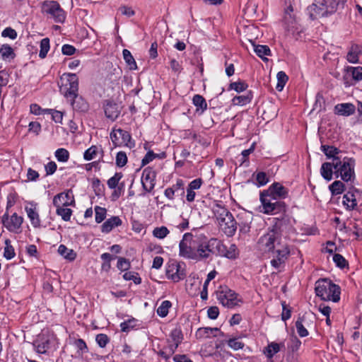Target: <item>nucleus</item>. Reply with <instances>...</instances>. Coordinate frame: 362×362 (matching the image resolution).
Instances as JSON below:
<instances>
[{"label": "nucleus", "instance_id": "nucleus-11", "mask_svg": "<svg viewBox=\"0 0 362 362\" xmlns=\"http://www.w3.org/2000/svg\"><path fill=\"white\" fill-rule=\"evenodd\" d=\"M219 303L227 308H233L238 305L237 294L228 287H221L216 293Z\"/></svg>", "mask_w": 362, "mask_h": 362}, {"label": "nucleus", "instance_id": "nucleus-18", "mask_svg": "<svg viewBox=\"0 0 362 362\" xmlns=\"http://www.w3.org/2000/svg\"><path fill=\"white\" fill-rule=\"evenodd\" d=\"M221 229L228 237L233 236L237 230V223L233 215L225 218L224 222L219 224Z\"/></svg>", "mask_w": 362, "mask_h": 362}, {"label": "nucleus", "instance_id": "nucleus-24", "mask_svg": "<svg viewBox=\"0 0 362 362\" xmlns=\"http://www.w3.org/2000/svg\"><path fill=\"white\" fill-rule=\"evenodd\" d=\"M203 184V180L201 178H197L189 182L187 187L186 199L189 202L194 200L196 192L195 190L200 189Z\"/></svg>", "mask_w": 362, "mask_h": 362}, {"label": "nucleus", "instance_id": "nucleus-9", "mask_svg": "<svg viewBox=\"0 0 362 362\" xmlns=\"http://www.w3.org/2000/svg\"><path fill=\"white\" fill-rule=\"evenodd\" d=\"M110 137L115 147L125 146L132 148L135 146V142L132 141L130 133L124 129L113 128Z\"/></svg>", "mask_w": 362, "mask_h": 362}, {"label": "nucleus", "instance_id": "nucleus-27", "mask_svg": "<svg viewBox=\"0 0 362 362\" xmlns=\"http://www.w3.org/2000/svg\"><path fill=\"white\" fill-rule=\"evenodd\" d=\"M292 11L293 8L290 6L285 11L284 23L285 28L288 31L293 32L296 28V22L294 16L291 13Z\"/></svg>", "mask_w": 362, "mask_h": 362}, {"label": "nucleus", "instance_id": "nucleus-49", "mask_svg": "<svg viewBox=\"0 0 362 362\" xmlns=\"http://www.w3.org/2000/svg\"><path fill=\"white\" fill-rule=\"evenodd\" d=\"M329 189L332 194H340L344 192V185L341 181L337 180L329 185Z\"/></svg>", "mask_w": 362, "mask_h": 362}, {"label": "nucleus", "instance_id": "nucleus-31", "mask_svg": "<svg viewBox=\"0 0 362 362\" xmlns=\"http://www.w3.org/2000/svg\"><path fill=\"white\" fill-rule=\"evenodd\" d=\"M0 56L1 59L6 62H11L16 57L13 49L8 45H3L0 47Z\"/></svg>", "mask_w": 362, "mask_h": 362}, {"label": "nucleus", "instance_id": "nucleus-63", "mask_svg": "<svg viewBox=\"0 0 362 362\" xmlns=\"http://www.w3.org/2000/svg\"><path fill=\"white\" fill-rule=\"evenodd\" d=\"M124 184L123 182H121L119 184L115 190L112 192L111 194V199L112 201H116L119 198V197L122 195V193L124 191Z\"/></svg>", "mask_w": 362, "mask_h": 362}, {"label": "nucleus", "instance_id": "nucleus-48", "mask_svg": "<svg viewBox=\"0 0 362 362\" xmlns=\"http://www.w3.org/2000/svg\"><path fill=\"white\" fill-rule=\"evenodd\" d=\"M49 50V39L48 37L43 38L40 42V50L39 57L41 59L45 58Z\"/></svg>", "mask_w": 362, "mask_h": 362}, {"label": "nucleus", "instance_id": "nucleus-6", "mask_svg": "<svg viewBox=\"0 0 362 362\" xmlns=\"http://www.w3.org/2000/svg\"><path fill=\"white\" fill-rule=\"evenodd\" d=\"M260 201L262 203V211L267 214H280L282 216L286 210V205L285 202L274 199L270 195L262 192L260 194Z\"/></svg>", "mask_w": 362, "mask_h": 362}, {"label": "nucleus", "instance_id": "nucleus-54", "mask_svg": "<svg viewBox=\"0 0 362 362\" xmlns=\"http://www.w3.org/2000/svg\"><path fill=\"white\" fill-rule=\"evenodd\" d=\"M347 71L351 74L355 81H358L362 80V66H350L347 68Z\"/></svg>", "mask_w": 362, "mask_h": 362}, {"label": "nucleus", "instance_id": "nucleus-58", "mask_svg": "<svg viewBox=\"0 0 362 362\" xmlns=\"http://www.w3.org/2000/svg\"><path fill=\"white\" fill-rule=\"evenodd\" d=\"M247 87V84L243 81L233 82L230 84V89L235 90L238 93L245 90Z\"/></svg>", "mask_w": 362, "mask_h": 362}, {"label": "nucleus", "instance_id": "nucleus-32", "mask_svg": "<svg viewBox=\"0 0 362 362\" xmlns=\"http://www.w3.org/2000/svg\"><path fill=\"white\" fill-rule=\"evenodd\" d=\"M301 346V341L296 337H293L291 339L289 343L288 344V354L286 356V359L289 360V358L293 354L298 351Z\"/></svg>", "mask_w": 362, "mask_h": 362}, {"label": "nucleus", "instance_id": "nucleus-13", "mask_svg": "<svg viewBox=\"0 0 362 362\" xmlns=\"http://www.w3.org/2000/svg\"><path fill=\"white\" fill-rule=\"evenodd\" d=\"M273 252V257L270 262L271 265L276 269L284 267L286 261L289 257L290 249L287 245H282Z\"/></svg>", "mask_w": 362, "mask_h": 362}, {"label": "nucleus", "instance_id": "nucleus-28", "mask_svg": "<svg viewBox=\"0 0 362 362\" xmlns=\"http://www.w3.org/2000/svg\"><path fill=\"white\" fill-rule=\"evenodd\" d=\"M68 100L71 102L74 110L86 112L88 110V103L78 95V93L76 98H69Z\"/></svg>", "mask_w": 362, "mask_h": 362}, {"label": "nucleus", "instance_id": "nucleus-3", "mask_svg": "<svg viewBox=\"0 0 362 362\" xmlns=\"http://www.w3.org/2000/svg\"><path fill=\"white\" fill-rule=\"evenodd\" d=\"M200 238L198 230L194 228L191 232L182 235V257L199 260Z\"/></svg>", "mask_w": 362, "mask_h": 362}, {"label": "nucleus", "instance_id": "nucleus-40", "mask_svg": "<svg viewBox=\"0 0 362 362\" xmlns=\"http://www.w3.org/2000/svg\"><path fill=\"white\" fill-rule=\"evenodd\" d=\"M252 95L250 92L245 95L235 96L233 98V103L236 105H245L251 102Z\"/></svg>", "mask_w": 362, "mask_h": 362}, {"label": "nucleus", "instance_id": "nucleus-30", "mask_svg": "<svg viewBox=\"0 0 362 362\" xmlns=\"http://www.w3.org/2000/svg\"><path fill=\"white\" fill-rule=\"evenodd\" d=\"M214 214L216 218L218 225L224 222L225 218L229 217L232 214L226 208L216 205L214 209Z\"/></svg>", "mask_w": 362, "mask_h": 362}, {"label": "nucleus", "instance_id": "nucleus-34", "mask_svg": "<svg viewBox=\"0 0 362 362\" xmlns=\"http://www.w3.org/2000/svg\"><path fill=\"white\" fill-rule=\"evenodd\" d=\"M58 252L66 259L74 261L76 257V253L72 250L69 249L64 245H60L58 248Z\"/></svg>", "mask_w": 362, "mask_h": 362}, {"label": "nucleus", "instance_id": "nucleus-22", "mask_svg": "<svg viewBox=\"0 0 362 362\" xmlns=\"http://www.w3.org/2000/svg\"><path fill=\"white\" fill-rule=\"evenodd\" d=\"M201 281L198 277L189 276L185 283V289L189 296H196L201 286Z\"/></svg>", "mask_w": 362, "mask_h": 362}, {"label": "nucleus", "instance_id": "nucleus-2", "mask_svg": "<svg viewBox=\"0 0 362 362\" xmlns=\"http://www.w3.org/2000/svg\"><path fill=\"white\" fill-rule=\"evenodd\" d=\"M346 0H314L307 10L311 19L327 17L344 8Z\"/></svg>", "mask_w": 362, "mask_h": 362}, {"label": "nucleus", "instance_id": "nucleus-1", "mask_svg": "<svg viewBox=\"0 0 362 362\" xmlns=\"http://www.w3.org/2000/svg\"><path fill=\"white\" fill-rule=\"evenodd\" d=\"M277 221L268 231L262 235L258 242V249L263 252L274 251L275 243H279L281 236L284 235L285 230L288 228V218H276Z\"/></svg>", "mask_w": 362, "mask_h": 362}, {"label": "nucleus", "instance_id": "nucleus-47", "mask_svg": "<svg viewBox=\"0 0 362 362\" xmlns=\"http://www.w3.org/2000/svg\"><path fill=\"white\" fill-rule=\"evenodd\" d=\"M5 245L6 247H4V257L6 259H11L15 257L16 253L13 247L11 245V240L9 239H6L5 240Z\"/></svg>", "mask_w": 362, "mask_h": 362}, {"label": "nucleus", "instance_id": "nucleus-7", "mask_svg": "<svg viewBox=\"0 0 362 362\" xmlns=\"http://www.w3.org/2000/svg\"><path fill=\"white\" fill-rule=\"evenodd\" d=\"M355 160L345 157L342 160L339 158L333 160V167L336 173H339L344 182H348L354 176Z\"/></svg>", "mask_w": 362, "mask_h": 362}, {"label": "nucleus", "instance_id": "nucleus-19", "mask_svg": "<svg viewBox=\"0 0 362 362\" xmlns=\"http://www.w3.org/2000/svg\"><path fill=\"white\" fill-rule=\"evenodd\" d=\"M310 320L308 319L305 314L298 316L297 320L296 321L295 325L299 337H305L309 334V332L305 327L310 326Z\"/></svg>", "mask_w": 362, "mask_h": 362}, {"label": "nucleus", "instance_id": "nucleus-41", "mask_svg": "<svg viewBox=\"0 0 362 362\" xmlns=\"http://www.w3.org/2000/svg\"><path fill=\"white\" fill-rule=\"evenodd\" d=\"M100 257L103 261L101 265L102 270L108 272L111 269V261L116 258V257H113L110 253L105 252L102 254Z\"/></svg>", "mask_w": 362, "mask_h": 362}, {"label": "nucleus", "instance_id": "nucleus-61", "mask_svg": "<svg viewBox=\"0 0 362 362\" xmlns=\"http://www.w3.org/2000/svg\"><path fill=\"white\" fill-rule=\"evenodd\" d=\"M95 341L98 346L104 348L110 341V338L105 334H98L96 335Z\"/></svg>", "mask_w": 362, "mask_h": 362}, {"label": "nucleus", "instance_id": "nucleus-12", "mask_svg": "<svg viewBox=\"0 0 362 362\" xmlns=\"http://www.w3.org/2000/svg\"><path fill=\"white\" fill-rule=\"evenodd\" d=\"M23 222V218L14 213L10 218L6 211L1 218V223L8 230L13 233H19Z\"/></svg>", "mask_w": 362, "mask_h": 362}, {"label": "nucleus", "instance_id": "nucleus-4", "mask_svg": "<svg viewBox=\"0 0 362 362\" xmlns=\"http://www.w3.org/2000/svg\"><path fill=\"white\" fill-rule=\"evenodd\" d=\"M315 293L322 300H332L334 303L340 300L341 289L330 280L322 279L315 282Z\"/></svg>", "mask_w": 362, "mask_h": 362}, {"label": "nucleus", "instance_id": "nucleus-33", "mask_svg": "<svg viewBox=\"0 0 362 362\" xmlns=\"http://www.w3.org/2000/svg\"><path fill=\"white\" fill-rule=\"evenodd\" d=\"M333 168H334L333 162L332 163L326 162L322 165L321 169H320V173L325 180L329 181L332 179V174H333L332 169Z\"/></svg>", "mask_w": 362, "mask_h": 362}, {"label": "nucleus", "instance_id": "nucleus-45", "mask_svg": "<svg viewBox=\"0 0 362 362\" xmlns=\"http://www.w3.org/2000/svg\"><path fill=\"white\" fill-rule=\"evenodd\" d=\"M276 78L277 84L276 88L277 90L281 91L288 81V77L284 71H281L277 73Z\"/></svg>", "mask_w": 362, "mask_h": 362}, {"label": "nucleus", "instance_id": "nucleus-26", "mask_svg": "<svg viewBox=\"0 0 362 362\" xmlns=\"http://www.w3.org/2000/svg\"><path fill=\"white\" fill-rule=\"evenodd\" d=\"M122 221L119 216H112L107 219L101 226V231L105 233H110L114 228L121 226Z\"/></svg>", "mask_w": 362, "mask_h": 362}, {"label": "nucleus", "instance_id": "nucleus-15", "mask_svg": "<svg viewBox=\"0 0 362 362\" xmlns=\"http://www.w3.org/2000/svg\"><path fill=\"white\" fill-rule=\"evenodd\" d=\"M103 107L105 117L112 121H115L119 117L122 108L120 104L112 100H104Z\"/></svg>", "mask_w": 362, "mask_h": 362}, {"label": "nucleus", "instance_id": "nucleus-53", "mask_svg": "<svg viewBox=\"0 0 362 362\" xmlns=\"http://www.w3.org/2000/svg\"><path fill=\"white\" fill-rule=\"evenodd\" d=\"M55 157L59 162H66L69 158V151L63 148H58L55 151Z\"/></svg>", "mask_w": 362, "mask_h": 362}, {"label": "nucleus", "instance_id": "nucleus-50", "mask_svg": "<svg viewBox=\"0 0 362 362\" xmlns=\"http://www.w3.org/2000/svg\"><path fill=\"white\" fill-rule=\"evenodd\" d=\"M94 209L95 214V222L98 223L103 222L106 218L107 209L99 206H96Z\"/></svg>", "mask_w": 362, "mask_h": 362}, {"label": "nucleus", "instance_id": "nucleus-17", "mask_svg": "<svg viewBox=\"0 0 362 362\" xmlns=\"http://www.w3.org/2000/svg\"><path fill=\"white\" fill-rule=\"evenodd\" d=\"M74 197L69 192L57 194L54 197L52 202L55 207H59V206H71L74 204Z\"/></svg>", "mask_w": 362, "mask_h": 362}, {"label": "nucleus", "instance_id": "nucleus-38", "mask_svg": "<svg viewBox=\"0 0 362 362\" xmlns=\"http://www.w3.org/2000/svg\"><path fill=\"white\" fill-rule=\"evenodd\" d=\"M68 206H59L56 207V214L61 216L62 219L64 221H69L71 219L72 215V210L67 208Z\"/></svg>", "mask_w": 362, "mask_h": 362}, {"label": "nucleus", "instance_id": "nucleus-59", "mask_svg": "<svg viewBox=\"0 0 362 362\" xmlns=\"http://www.w3.org/2000/svg\"><path fill=\"white\" fill-rule=\"evenodd\" d=\"M123 279L126 281L132 280L135 284H140L141 283V279L138 276L137 273L132 272H127L123 274Z\"/></svg>", "mask_w": 362, "mask_h": 362}, {"label": "nucleus", "instance_id": "nucleus-64", "mask_svg": "<svg viewBox=\"0 0 362 362\" xmlns=\"http://www.w3.org/2000/svg\"><path fill=\"white\" fill-rule=\"evenodd\" d=\"M333 261L336 265L340 268H344L347 265V262L345 258L339 254H335L333 256Z\"/></svg>", "mask_w": 362, "mask_h": 362}, {"label": "nucleus", "instance_id": "nucleus-56", "mask_svg": "<svg viewBox=\"0 0 362 362\" xmlns=\"http://www.w3.org/2000/svg\"><path fill=\"white\" fill-rule=\"evenodd\" d=\"M168 233L169 230L165 226L156 227L153 230V236L159 239L164 238Z\"/></svg>", "mask_w": 362, "mask_h": 362}, {"label": "nucleus", "instance_id": "nucleus-8", "mask_svg": "<svg viewBox=\"0 0 362 362\" xmlns=\"http://www.w3.org/2000/svg\"><path fill=\"white\" fill-rule=\"evenodd\" d=\"M41 11L43 13L49 15L56 23H63L66 18L64 11L56 1H44L42 3Z\"/></svg>", "mask_w": 362, "mask_h": 362}, {"label": "nucleus", "instance_id": "nucleus-37", "mask_svg": "<svg viewBox=\"0 0 362 362\" xmlns=\"http://www.w3.org/2000/svg\"><path fill=\"white\" fill-rule=\"evenodd\" d=\"M218 328L214 327H201L199 328L196 332V337L197 339H204L210 337L211 335L215 332H218Z\"/></svg>", "mask_w": 362, "mask_h": 362}, {"label": "nucleus", "instance_id": "nucleus-36", "mask_svg": "<svg viewBox=\"0 0 362 362\" xmlns=\"http://www.w3.org/2000/svg\"><path fill=\"white\" fill-rule=\"evenodd\" d=\"M343 204L349 209H354L357 205L356 196L353 192H347L343 197Z\"/></svg>", "mask_w": 362, "mask_h": 362}, {"label": "nucleus", "instance_id": "nucleus-42", "mask_svg": "<svg viewBox=\"0 0 362 362\" xmlns=\"http://www.w3.org/2000/svg\"><path fill=\"white\" fill-rule=\"evenodd\" d=\"M180 265H172L169 266L166 270V274L168 278H170L174 281H179L180 276L179 274Z\"/></svg>", "mask_w": 362, "mask_h": 362}, {"label": "nucleus", "instance_id": "nucleus-21", "mask_svg": "<svg viewBox=\"0 0 362 362\" xmlns=\"http://www.w3.org/2000/svg\"><path fill=\"white\" fill-rule=\"evenodd\" d=\"M282 349H285L284 342L276 343L272 341L269 343L267 346L264 349L263 354L270 361V362H273L272 358L274 356L279 353Z\"/></svg>", "mask_w": 362, "mask_h": 362}, {"label": "nucleus", "instance_id": "nucleus-25", "mask_svg": "<svg viewBox=\"0 0 362 362\" xmlns=\"http://www.w3.org/2000/svg\"><path fill=\"white\" fill-rule=\"evenodd\" d=\"M29 204L30 206H25V211L27 212L33 226L34 228H38L40 226V218L36 210V204L30 202Z\"/></svg>", "mask_w": 362, "mask_h": 362}, {"label": "nucleus", "instance_id": "nucleus-55", "mask_svg": "<svg viewBox=\"0 0 362 362\" xmlns=\"http://www.w3.org/2000/svg\"><path fill=\"white\" fill-rule=\"evenodd\" d=\"M117 267L119 270L124 272L130 269L131 264L129 259L121 257H117Z\"/></svg>", "mask_w": 362, "mask_h": 362}, {"label": "nucleus", "instance_id": "nucleus-62", "mask_svg": "<svg viewBox=\"0 0 362 362\" xmlns=\"http://www.w3.org/2000/svg\"><path fill=\"white\" fill-rule=\"evenodd\" d=\"M221 256L226 257L229 259H234L236 257V246L235 245H231L230 248L227 250L226 247L224 245V252L223 254H221Z\"/></svg>", "mask_w": 362, "mask_h": 362}, {"label": "nucleus", "instance_id": "nucleus-35", "mask_svg": "<svg viewBox=\"0 0 362 362\" xmlns=\"http://www.w3.org/2000/svg\"><path fill=\"white\" fill-rule=\"evenodd\" d=\"M192 102L197 107V112L203 113L207 108V103L203 96L200 95H195L192 98Z\"/></svg>", "mask_w": 362, "mask_h": 362}, {"label": "nucleus", "instance_id": "nucleus-29", "mask_svg": "<svg viewBox=\"0 0 362 362\" xmlns=\"http://www.w3.org/2000/svg\"><path fill=\"white\" fill-rule=\"evenodd\" d=\"M172 341L169 344L170 354H173L175 350L181 343V329L175 328L171 333Z\"/></svg>", "mask_w": 362, "mask_h": 362}, {"label": "nucleus", "instance_id": "nucleus-14", "mask_svg": "<svg viewBox=\"0 0 362 362\" xmlns=\"http://www.w3.org/2000/svg\"><path fill=\"white\" fill-rule=\"evenodd\" d=\"M156 173L151 167H147L143 170L141 184L145 193L142 194V195L147 192H151L153 189L156 185Z\"/></svg>", "mask_w": 362, "mask_h": 362}, {"label": "nucleus", "instance_id": "nucleus-46", "mask_svg": "<svg viewBox=\"0 0 362 362\" xmlns=\"http://www.w3.org/2000/svg\"><path fill=\"white\" fill-rule=\"evenodd\" d=\"M321 150L327 158H332L333 159L337 158L336 155L339 153V150L333 146L322 145Z\"/></svg>", "mask_w": 362, "mask_h": 362}, {"label": "nucleus", "instance_id": "nucleus-57", "mask_svg": "<svg viewBox=\"0 0 362 362\" xmlns=\"http://www.w3.org/2000/svg\"><path fill=\"white\" fill-rule=\"evenodd\" d=\"M117 166L124 167L127 163V156L124 151H119L117 153L115 159Z\"/></svg>", "mask_w": 362, "mask_h": 362}, {"label": "nucleus", "instance_id": "nucleus-43", "mask_svg": "<svg viewBox=\"0 0 362 362\" xmlns=\"http://www.w3.org/2000/svg\"><path fill=\"white\" fill-rule=\"evenodd\" d=\"M137 326V320L134 317L124 321L120 324L121 331L123 332H129L131 329H134Z\"/></svg>", "mask_w": 362, "mask_h": 362}, {"label": "nucleus", "instance_id": "nucleus-16", "mask_svg": "<svg viewBox=\"0 0 362 362\" xmlns=\"http://www.w3.org/2000/svg\"><path fill=\"white\" fill-rule=\"evenodd\" d=\"M263 193L279 200L285 199L288 196V189L279 182H274Z\"/></svg>", "mask_w": 362, "mask_h": 362}, {"label": "nucleus", "instance_id": "nucleus-10", "mask_svg": "<svg viewBox=\"0 0 362 362\" xmlns=\"http://www.w3.org/2000/svg\"><path fill=\"white\" fill-rule=\"evenodd\" d=\"M224 252V245L216 238H211L206 245H201L199 248V259L207 258L210 254L221 255Z\"/></svg>", "mask_w": 362, "mask_h": 362}, {"label": "nucleus", "instance_id": "nucleus-23", "mask_svg": "<svg viewBox=\"0 0 362 362\" xmlns=\"http://www.w3.org/2000/svg\"><path fill=\"white\" fill-rule=\"evenodd\" d=\"M356 111V107L352 103H339L334 106V112L336 115L349 117L352 115Z\"/></svg>", "mask_w": 362, "mask_h": 362}, {"label": "nucleus", "instance_id": "nucleus-60", "mask_svg": "<svg viewBox=\"0 0 362 362\" xmlns=\"http://www.w3.org/2000/svg\"><path fill=\"white\" fill-rule=\"evenodd\" d=\"M98 153V147L96 146H91L88 148L83 154V158L86 160H93Z\"/></svg>", "mask_w": 362, "mask_h": 362}, {"label": "nucleus", "instance_id": "nucleus-44", "mask_svg": "<svg viewBox=\"0 0 362 362\" xmlns=\"http://www.w3.org/2000/svg\"><path fill=\"white\" fill-rule=\"evenodd\" d=\"M254 50L257 55L264 60L265 56H269L271 54V50L267 45H254ZM265 59H267L265 58Z\"/></svg>", "mask_w": 362, "mask_h": 362}, {"label": "nucleus", "instance_id": "nucleus-20", "mask_svg": "<svg viewBox=\"0 0 362 362\" xmlns=\"http://www.w3.org/2000/svg\"><path fill=\"white\" fill-rule=\"evenodd\" d=\"M361 55H362V46L356 43H351L346 54L347 61L351 64H357L359 62V57Z\"/></svg>", "mask_w": 362, "mask_h": 362}, {"label": "nucleus", "instance_id": "nucleus-51", "mask_svg": "<svg viewBox=\"0 0 362 362\" xmlns=\"http://www.w3.org/2000/svg\"><path fill=\"white\" fill-rule=\"evenodd\" d=\"M123 177L122 173H115L107 182V186L110 189H115L117 186L120 184L119 180Z\"/></svg>", "mask_w": 362, "mask_h": 362}, {"label": "nucleus", "instance_id": "nucleus-39", "mask_svg": "<svg viewBox=\"0 0 362 362\" xmlns=\"http://www.w3.org/2000/svg\"><path fill=\"white\" fill-rule=\"evenodd\" d=\"M123 58L131 70L137 69V65L129 50L124 49L122 51Z\"/></svg>", "mask_w": 362, "mask_h": 362}, {"label": "nucleus", "instance_id": "nucleus-5", "mask_svg": "<svg viewBox=\"0 0 362 362\" xmlns=\"http://www.w3.org/2000/svg\"><path fill=\"white\" fill-rule=\"evenodd\" d=\"M60 93L63 94L66 99L76 98L78 93V78L76 74L65 73L60 77Z\"/></svg>", "mask_w": 362, "mask_h": 362}, {"label": "nucleus", "instance_id": "nucleus-52", "mask_svg": "<svg viewBox=\"0 0 362 362\" xmlns=\"http://www.w3.org/2000/svg\"><path fill=\"white\" fill-rule=\"evenodd\" d=\"M171 307V303L169 300H164L157 309V314L161 317H165L168 313V310Z\"/></svg>", "mask_w": 362, "mask_h": 362}]
</instances>
